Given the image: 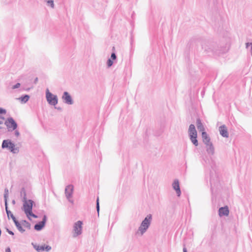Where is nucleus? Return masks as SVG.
Returning a JSON list of instances; mask_svg holds the SVG:
<instances>
[{
    "label": "nucleus",
    "instance_id": "f257e3e1",
    "mask_svg": "<svg viewBox=\"0 0 252 252\" xmlns=\"http://www.w3.org/2000/svg\"><path fill=\"white\" fill-rule=\"evenodd\" d=\"M202 48L209 56H218L226 51V47L219 46L216 42L211 41L203 42L202 44Z\"/></svg>",
    "mask_w": 252,
    "mask_h": 252
},
{
    "label": "nucleus",
    "instance_id": "f03ea898",
    "mask_svg": "<svg viewBox=\"0 0 252 252\" xmlns=\"http://www.w3.org/2000/svg\"><path fill=\"white\" fill-rule=\"evenodd\" d=\"M2 149H7L12 154H16L19 152V148L10 139L3 140L1 144Z\"/></svg>",
    "mask_w": 252,
    "mask_h": 252
},
{
    "label": "nucleus",
    "instance_id": "7ed1b4c3",
    "mask_svg": "<svg viewBox=\"0 0 252 252\" xmlns=\"http://www.w3.org/2000/svg\"><path fill=\"white\" fill-rule=\"evenodd\" d=\"M152 220V215L148 214L144 218L141 223L140 226L138 228V230L140 232L141 234L143 235L147 229L149 228Z\"/></svg>",
    "mask_w": 252,
    "mask_h": 252
},
{
    "label": "nucleus",
    "instance_id": "20e7f679",
    "mask_svg": "<svg viewBox=\"0 0 252 252\" xmlns=\"http://www.w3.org/2000/svg\"><path fill=\"white\" fill-rule=\"evenodd\" d=\"M189 136L192 143L195 146L198 145V142L197 140V131L195 129V126L193 124H190L189 126L188 130Z\"/></svg>",
    "mask_w": 252,
    "mask_h": 252
},
{
    "label": "nucleus",
    "instance_id": "39448f33",
    "mask_svg": "<svg viewBox=\"0 0 252 252\" xmlns=\"http://www.w3.org/2000/svg\"><path fill=\"white\" fill-rule=\"evenodd\" d=\"M45 96L46 100L49 105L55 106L58 104V96L51 93L48 88L46 90Z\"/></svg>",
    "mask_w": 252,
    "mask_h": 252
},
{
    "label": "nucleus",
    "instance_id": "423d86ee",
    "mask_svg": "<svg viewBox=\"0 0 252 252\" xmlns=\"http://www.w3.org/2000/svg\"><path fill=\"white\" fill-rule=\"evenodd\" d=\"M4 125L6 126L8 131L9 132L14 131L18 127L17 122L11 117H9L6 119L4 122Z\"/></svg>",
    "mask_w": 252,
    "mask_h": 252
},
{
    "label": "nucleus",
    "instance_id": "0eeeda50",
    "mask_svg": "<svg viewBox=\"0 0 252 252\" xmlns=\"http://www.w3.org/2000/svg\"><path fill=\"white\" fill-rule=\"evenodd\" d=\"M82 225L83 221L81 220H78L74 223L73 225V231H74V234H73L74 237H76L81 234L82 232Z\"/></svg>",
    "mask_w": 252,
    "mask_h": 252
},
{
    "label": "nucleus",
    "instance_id": "6e6552de",
    "mask_svg": "<svg viewBox=\"0 0 252 252\" xmlns=\"http://www.w3.org/2000/svg\"><path fill=\"white\" fill-rule=\"evenodd\" d=\"M23 202V205L22 210L25 211L32 210L33 205H34V202L32 199H26L22 200Z\"/></svg>",
    "mask_w": 252,
    "mask_h": 252
},
{
    "label": "nucleus",
    "instance_id": "1a4fd4ad",
    "mask_svg": "<svg viewBox=\"0 0 252 252\" xmlns=\"http://www.w3.org/2000/svg\"><path fill=\"white\" fill-rule=\"evenodd\" d=\"M47 220V216L46 215H44L42 220L37 222L34 225V229L38 231H41L45 227Z\"/></svg>",
    "mask_w": 252,
    "mask_h": 252
},
{
    "label": "nucleus",
    "instance_id": "9d476101",
    "mask_svg": "<svg viewBox=\"0 0 252 252\" xmlns=\"http://www.w3.org/2000/svg\"><path fill=\"white\" fill-rule=\"evenodd\" d=\"M63 102L68 105H72L74 101L72 96L67 92H64L62 96Z\"/></svg>",
    "mask_w": 252,
    "mask_h": 252
},
{
    "label": "nucleus",
    "instance_id": "9b49d317",
    "mask_svg": "<svg viewBox=\"0 0 252 252\" xmlns=\"http://www.w3.org/2000/svg\"><path fill=\"white\" fill-rule=\"evenodd\" d=\"M73 191V186L72 185H67L65 189V196L70 202L73 203V200L70 198L72 197Z\"/></svg>",
    "mask_w": 252,
    "mask_h": 252
},
{
    "label": "nucleus",
    "instance_id": "f8f14e48",
    "mask_svg": "<svg viewBox=\"0 0 252 252\" xmlns=\"http://www.w3.org/2000/svg\"><path fill=\"white\" fill-rule=\"evenodd\" d=\"M32 245L33 246V248L35 250L38 252L43 251L49 252L51 249V247L49 245H33V243H32Z\"/></svg>",
    "mask_w": 252,
    "mask_h": 252
},
{
    "label": "nucleus",
    "instance_id": "ddd939ff",
    "mask_svg": "<svg viewBox=\"0 0 252 252\" xmlns=\"http://www.w3.org/2000/svg\"><path fill=\"white\" fill-rule=\"evenodd\" d=\"M117 55H116V54L115 53V47L113 46V48H112V52L111 54V57L109 59H108V60L107 61V65L108 67H111L113 63H114V61H115L117 60Z\"/></svg>",
    "mask_w": 252,
    "mask_h": 252
},
{
    "label": "nucleus",
    "instance_id": "4468645a",
    "mask_svg": "<svg viewBox=\"0 0 252 252\" xmlns=\"http://www.w3.org/2000/svg\"><path fill=\"white\" fill-rule=\"evenodd\" d=\"M172 187L175 190L177 196L180 197L181 195V191L180 189L179 181L178 179L174 180L172 184Z\"/></svg>",
    "mask_w": 252,
    "mask_h": 252
},
{
    "label": "nucleus",
    "instance_id": "2eb2a0df",
    "mask_svg": "<svg viewBox=\"0 0 252 252\" xmlns=\"http://www.w3.org/2000/svg\"><path fill=\"white\" fill-rule=\"evenodd\" d=\"M229 210L227 206L220 207L218 210V214L220 217L228 216L229 215Z\"/></svg>",
    "mask_w": 252,
    "mask_h": 252
},
{
    "label": "nucleus",
    "instance_id": "dca6fc26",
    "mask_svg": "<svg viewBox=\"0 0 252 252\" xmlns=\"http://www.w3.org/2000/svg\"><path fill=\"white\" fill-rule=\"evenodd\" d=\"M219 131L222 137L224 138H228L229 137L228 131L225 125H223L219 127Z\"/></svg>",
    "mask_w": 252,
    "mask_h": 252
},
{
    "label": "nucleus",
    "instance_id": "f3484780",
    "mask_svg": "<svg viewBox=\"0 0 252 252\" xmlns=\"http://www.w3.org/2000/svg\"><path fill=\"white\" fill-rule=\"evenodd\" d=\"M4 206L8 219H11L13 222L17 220L11 211L9 209L8 204H4Z\"/></svg>",
    "mask_w": 252,
    "mask_h": 252
},
{
    "label": "nucleus",
    "instance_id": "a211bd4d",
    "mask_svg": "<svg viewBox=\"0 0 252 252\" xmlns=\"http://www.w3.org/2000/svg\"><path fill=\"white\" fill-rule=\"evenodd\" d=\"M206 145V150L207 153L209 155H213L215 153V148L212 142H210L207 144H205Z\"/></svg>",
    "mask_w": 252,
    "mask_h": 252
},
{
    "label": "nucleus",
    "instance_id": "6ab92c4d",
    "mask_svg": "<svg viewBox=\"0 0 252 252\" xmlns=\"http://www.w3.org/2000/svg\"><path fill=\"white\" fill-rule=\"evenodd\" d=\"M196 126L198 130L201 132V133L202 132H205V129L204 126L203 125L201 120L200 118H197L196 120Z\"/></svg>",
    "mask_w": 252,
    "mask_h": 252
},
{
    "label": "nucleus",
    "instance_id": "aec40b11",
    "mask_svg": "<svg viewBox=\"0 0 252 252\" xmlns=\"http://www.w3.org/2000/svg\"><path fill=\"white\" fill-rule=\"evenodd\" d=\"M202 141L204 144H207L211 142V139L207 133L205 132H202L201 133Z\"/></svg>",
    "mask_w": 252,
    "mask_h": 252
},
{
    "label": "nucleus",
    "instance_id": "412c9836",
    "mask_svg": "<svg viewBox=\"0 0 252 252\" xmlns=\"http://www.w3.org/2000/svg\"><path fill=\"white\" fill-rule=\"evenodd\" d=\"M17 229L18 231L21 233H23L25 231V229H24L23 227V225L22 224V220L19 222L18 220H16L14 222Z\"/></svg>",
    "mask_w": 252,
    "mask_h": 252
},
{
    "label": "nucleus",
    "instance_id": "4be33fe9",
    "mask_svg": "<svg viewBox=\"0 0 252 252\" xmlns=\"http://www.w3.org/2000/svg\"><path fill=\"white\" fill-rule=\"evenodd\" d=\"M30 98V96L29 94H23L17 99H19L22 103H26L28 101Z\"/></svg>",
    "mask_w": 252,
    "mask_h": 252
},
{
    "label": "nucleus",
    "instance_id": "5701e85b",
    "mask_svg": "<svg viewBox=\"0 0 252 252\" xmlns=\"http://www.w3.org/2000/svg\"><path fill=\"white\" fill-rule=\"evenodd\" d=\"M24 212H25V214L26 215L28 219L30 220H32V219H31V217H32L35 219L37 218V217H38V216L36 215H35L32 213V210L25 211Z\"/></svg>",
    "mask_w": 252,
    "mask_h": 252
},
{
    "label": "nucleus",
    "instance_id": "b1692460",
    "mask_svg": "<svg viewBox=\"0 0 252 252\" xmlns=\"http://www.w3.org/2000/svg\"><path fill=\"white\" fill-rule=\"evenodd\" d=\"M22 224L24 227L28 229H31V224L27 220H22Z\"/></svg>",
    "mask_w": 252,
    "mask_h": 252
},
{
    "label": "nucleus",
    "instance_id": "393cba45",
    "mask_svg": "<svg viewBox=\"0 0 252 252\" xmlns=\"http://www.w3.org/2000/svg\"><path fill=\"white\" fill-rule=\"evenodd\" d=\"M20 196L21 197L23 198L22 200H25L27 199V194H26V191L25 189V188L23 187L20 191Z\"/></svg>",
    "mask_w": 252,
    "mask_h": 252
},
{
    "label": "nucleus",
    "instance_id": "a878e982",
    "mask_svg": "<svg viewBox=\"0 0 252 252\" xmlns=\"http://www.w3.org/2000/svg\"><path fill=\"white\" fill-rule=\"evenodd\" d=\"M45 2L47 6L50 7L52 9L55 8L54 0H45Z\"/></svg>",
    "mask_w": 252,
    "mask_h": 252
},
{
    "label": "nucleus",
    "instance_id": "bb28decb",
    "mask_svg": "<svg viewBox=\"0 0 252 252\" xmlns=\"http://www.w3.org/2000/svg\"><path fill=\"white\" fill-rule=\"evenodd\" d=\"M3 197H4V204L8 203V189L7 188H5L4 189Z\"/></svg>",
    "mask_w": 252,
    "mask_h": 252
},
{
    "label": "nucleus",
    "instance_id": "cd10ccee",
    "mask_svg": "<svg viewBox=\"0 0 252 252\" xmlns=\"http://www.w3.org/2000/svg\"><path fill=\"white\" fill-rule=\"evenodd\" d=\"M246 47L248 50H249L252 55V42H247L246 43Z\"/></svg>",
    "mask_w": 252,
    "mask_h": 252
},
{
    "label": "nucleus",
    "instance_id": "c85d7f7f",
    "mask_svg": "<svg viewBox=\"0 0 252 252\" xmlns=\"http://www.w3.org/2000/svg\"><path fill=\"white\" fill-rule=\"evenodd\" d=\"M96 209L97 213L98 214V216L99 215V210H100V206H99V197H97L96 200Z\"/></svg>",
    "mask_w": 252,
    "mask_h": 252
},
{
    "label": "nucleus",
    "instance_id": "c756f323",
    "mask_svg": "<svg viewBox=\"0 0 252 252\" xmlns=\"http://www.w3.org/2000/svg\"><path fill=\"white\" fill-rule=\"evenodd\" d=\"M21 86V84L20 83H17L14 85H13L12 87V89H16L19 88Z\"/></svg>",
    "mask_w": 252,
    "mask_h": 252
},
{
    "label": "nucleus",
    "instance_id": "7c9ffc66",
    "mask_svg": "<svg viewBox=\"0 0 252 252\" xmlns=\"http://www.w3.org/2000/svg\"><path fill=\"white\" fill-rule=\"evenodd\" d=\"M6 113V110L5 109L0 107V114H1V115L5 114Z\"/></svg>",
    "mask_w": 252,
    "mask_h": 252
},
{
    "label": "nucleus",
    "instance_id": "2f4dec72",
    "mask_svg": "<svg viewBox=\"0 0 252 252\" xmlns=\"http://www.w3.org/2000/svg\"><path fill=\"white\" fill-rule=\"evenodd\" d=\"M5 229L8 234L11 235L12 236H14V233L12 231L8 229L7 227H5Z\"/></svg>",
    "mask_w": 252,
    "mask_h": 252
},
{
    "label": "nucleus",
    "instance_id": "473e14b6",
    "mask_svg": "<svg viewBox=\"0 0 252 252\" xmlns=\"http://www.w3.org/2000/svg\"><path fill=\"white\" fill-rule=\"evenodd\" d=\"M14 134L17 137H18L20 136V134L19 131L18 130L15 129V130H14Z\"/></svg>",
    "mask_w": 252,
    "mask_h": 252
},
{
    "label": "nucleus",
    "instance_id": "72a5a7b5",
    "mask_svg": "<svg viewBox=\"0 0 252 252\" xmlns=\"http://www.w3.org/2000/svg\"><path fill=\"white\" fill-rule=\"evenodd\" d=\"M210 185H211V190H213L212 186L213 184V180L212 178H210Z\"/></svg>",
    "mask_w": 252,
    "mask_h": 252
},
{
    "label": "nucleus",
    "instance_id": "f704fd0d",
    "mask_svg": "<svg viewBox=\"0 0 252 252\" xmlns=\"http://www.w3.org/2000/svg\"><path fill=\"white\" fill-rule=\"evenodd\" d=\"M5 252H11L10 248L9 247H7L5 249Z\"/></svg>",
    "mask_w": 252,
    "mask_h": 252
},
{
    "label": "nucleus",
    "instance_id": "c9c22d12",
    "mask_svg": "<svg viewBox=\"0 0 252 252\" xmlns=\"http://www.w3.org/2000/svg\"><path fill=\"white\" fill-rule=\"evenodd\" d=\"M183 252H188V251L185 245H184V248H183Z\"/></svg>",
    "mask_w": 252,
    "mask_h": 252
},
{
    "label": "nucleus",
    "instance_id": "e433bc0d",
    "mask_svg": "<svg viewBox=\"0 0 252 252\" xmlns=\"http://www.w3.org/2000/svg\"><path fill=\"white\" fill-rule=\"evenodd\" d=\"M55 108L57 109L58 110H59V111H62V108L60 107H55Z\"/></svg>",
    "mask_w": 252,
    "mask_h": 252
},
{
    "label": "nucleus",
    "instance_id": "4c0bfd02",
    "mask_svg": "<svg viewBox=\"0 0 252 252\" xmlns=\"http://www.w3.org/2000/svg\"><path fill=\"white\" fill-rule=\"evenodd\" d=\"M38 81V78L37 77H36L35 79H34V84H36L37 83V82Z\"/></svg>",
    "mask_w": 252,
    "mask_h": 252
},
{
    "label": "nucleus",
    "instance_id": "58836bf2",
    "mask_svg": "<svg viewBox=\"0 0 252 252\" xmlns=\"http://www.w3.org/2000/svg\"><path fill=\"white\" fill-rule=\"evenodd\" d=\"M15 203H16V201H15V200L14 199L12 200V204L13 205H15Z\"/></svg>",
    "mask_w": 252,
    "mask_h": 252
},
{
    "label": "nucleus",
    "instance_id": "ea45409f",
    "mask_svg": "<svg viewBox=\"0 0 252 252\" xmlns=\"http://www.w3.org/2000/svg\"><path fill=\"white\" fill-rule=\"evenodd\" d=\"M0 119H4V117L0 116Z\"/></svg>",
    "mask_w": 252,
    "mask_h": 252
},
{
    "label": "nucleus",
    "instance_id": "a19ab883",
    "mask_svg": "<svg viewBox=\"0 0 252 252\" xmlns=\"http://www.w3.org/2000/svg\"><path fill=\"white\" fill-rule=\"evenodd\" d=\"M3 124V122L1 121H0V125H1Z\"/></svg>",
    "mask_w": 252,
    "mask_h": 252
},
{
    "label": "nucleus",
    "instance_id": "79ce46f5",
    "mask_svg": "<svg viewBox=\"0 0 252 252\" xmlns=\"http://www.w3.org/2000/svg\"><path fill=\"white\" fill-rule=\"evenodd\" d=\"M30 88H28V89H26V90L27 91H29L30 90Z\"/></svg>",
    "mask_w": 252,
    "mask_h": 252
},
{
    "label": "nucleus",
    "instance_id": "37998d69",
    "mask_svg": "<svg viewBox=\"0 0 252 252\" xmlns=\"http://www.w3.org/2000/svg\"><path fill=\"white\" fill-rule=\"evenodd\" d=\"M2 128V127L0 126V129Z\"/></svg>",
    "mask_w": 252,
    "mask_h": 252
}]
</instances>
